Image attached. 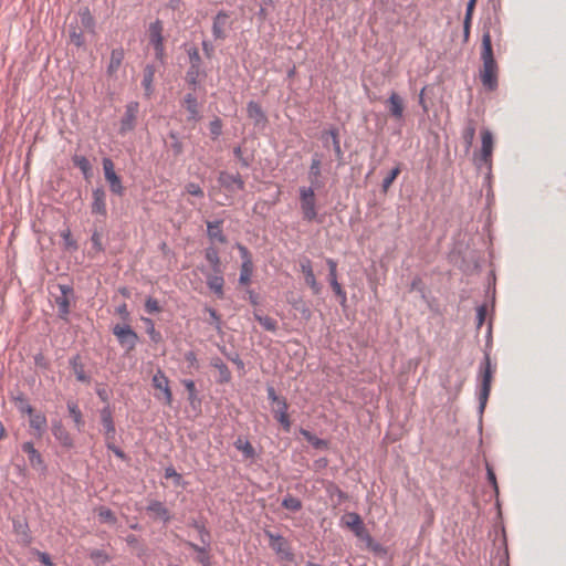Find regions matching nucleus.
I'll use <instances>...</instances> for the list:
<instances>
[{
	"instance_id": "5fc2aeb1",
	"label": "nucleus",
	"mask_w": 566,
	"mask_h": 566,
	"mask_svg": "<svg viewBox=\"0 0 566 566\" xmlns=\"http://www.w3.org/2000/svg\"><path fill=\"white\" fill-rule=\"evenodd\" d=\"M210 134L216 139L222 134V122L220 118H214L209 124Z\"/></svg>"
},
{
	"instance_id": "1a4fd4ad",
	"label": "nucleus",
	"mask_w": 566,
	"mask_h": 566,
	"mask_svg": "<svg viewBox=\"0 0 566 566\" xmlns=\"http://www.w3.org/2000/svg\"><path fill=\"white\" fill-rule=\"evenodd\" d=\"M57 287L61 292V295L55 298L59 316L62 319H66L70 314L71 301L74 298V290L69 284H59Z\"/></svg>"
},
{
	"instance_id": "dca6fc26",
	"label": "nucleus",
	"mask_w": 566,
	"mask_h": 566,
	"mask_svg": "<svg viewBox=\"0 0 566 566\" xmlns=\"http://www.w3.org/2000/svg\"><path fill=\"white\" fill-rule=\"evenodd\" d=\"M92 213L106 217V191L103 187H96L92 190Z\"/></svg>"
},
{
	"instance_id": "9b49d317",
	"label": "nucleus",
	"mask_w": 566,
	"mask_h": 566,
	"mask_svg": "<svg viewBox=\"0 0 566 566\" xmlns=\"http://www.w3.org/2000/svg\"><path fill=\"white\" fill-rule=\"evenodd\" d=\"M138 111L139 105L137 102H130L126 105L124 116L120 119V134H125L135 128Z\"/></svg>"
},
{
	"instance_id": "a211bd4d",
	"label": "nucleus",
	"mask_w": 566,
	"mask_h": 566,
	"mask_svg": "<svg viewBox=\"0 0 566 566\" xmlns=\"http://www.w3.org/2000/svg\"><path fill=\"white\" fill-rule=\"evenodd\" d=\"M151 384L156 389L163 391L165 402L167 405H171L172 394L169 387V379L161 369H158L157 373L153 376Z\"/></svg>"
},
{
	"instance_id": "69168bd1",
	"label": "nucleus",
	"mask_w": 566,
	"mask_h": 566,
	"mask_svg": "<svg viewBox=\"0 0 566 566\" xmlns=\"http://www.w3.org/2000/svg\"><path fill=\"white\" fill-rule=\"evenodd\" d=\"M106 448L108 450H111L117 458H119L122 460H126L127 459L125 452L122 449H119L118 447H116L114 444V441H106Z\"/></svg>"
},
{
	"instance_id": "864d4df0",
	"label": "nucleus",
	"mask_w": 566,
	"mask_h": 566,
	"mask_svg": "<svg viewBox=\"0 0 566 566\" xmlns=\"http://www.w3.org/2000/svg\"><path fill=\"white\" fill-rule=\"evenodd\" d=\"M185 190L187 193H189L193 197L203 198V196H205L202 188L198 184H195V182L187 184L185 187Z\"/></svg>"
},
{
	"instance_id": "9d476101",
	"label": "nucleus",
	"mask_w": 566,
	"mask_h": 566,
	"mask_svg": "<svg viewBox=\"0 0 566 566\" xmlns=\"http://www.w3.org/2000/svg\"><path fill=\"white\" fill-rule=\"evenodd\" d=\"M265 536L270 539V547L282 558L285 560H293V553L286 542V539L280 535L274 534L270 531H265Z\"/></svg>"
},
{
	"instance_id": "20e7f679",
	"label": "nucleus",
	"mask_w": 566,
	"mask_h": 566,
	"mask_svg": "<svg viewBox=\"0 0 566 566\" xmlns=\"http://www.w3.org/2000/svg\"><path fill=\"white\" fill-rule=\"evenodd\" d=\"M314 188L302 186L298 189L300 207L303 219L312 222L317 218L316 197Z\"/></svg>"
},
{
	"instance_id": "7ed1b4c3",
	"label": "nucleus",
	"mask_w": 566,
	"mask_h": 566,
	"mask_svg": "<svg viewBox=\"0 0 566 566\" xmlns=\"http://www.w3.org/2000/svg\"><path fill=\"white\" fill-rule=\"evenodd\" d=\"M481 149L474 157V164L479 169L485 168L488 172L492 169V155L494 147V138L492 132L488 127H483L480 132Z\"/></svg>"
},
{
	"instance_id": "a18cd8bd",
	"label": "nucleus",
	"mask_w": 566,
	"mask_h": 566,
	"mask_svg": "<svg viewBox=\"0 0 566 566\" xmlns=\"http://www.w3.org/2000/svg\"><path fill=\"white\" fill-rule=\"evenodd\" d=\"M400 174V167L396 166L390 170V172L384 178L381 188L384 192H387L389 187L392 185L394 180L397 178V176Z\"/></svg>"
},
{
	"instance_id": "72a5a7b5",
	"label": "nucleus",
	"mask_w": 566,
	"mask_h": 566,
	"mask_svg": "<svg viewBox=\"0 0 566 566\" xmlns=\"http://www.w3.org/2000/svg\"><path fill=\"white\" fill-rule=\"evenodd\" d=\"M155 73H156V69L154 65L148 64L145 66L142 85H143L147 96H150L153 93V82H154Z\"/></svg>"
},
{
	"instance_id": "aec40b11",
	"label": "nucleus",
	"mask_w": 566,
	"mask_h": 566,
	"mask_svg": "<svg viewBox=\"0 0 566 566\" xmlns=\"http://www.w3.org/2000/svg\"><path fill=\"white\" fill-rule=\"evenodd\" d=\"M386 104H387V108H388V112L391 117H394L396 120L403 119V109H405L403 99L398 93L392 92L389 95Z\"/></svg>"
},
{
	"instance_id": "ea45409f",
	"label": "nucleus",
	"mask_w": 566,
	"mask_h": 566,
	"mask_svg": "<svg viewBox=\"0 0 566 566\" xmlns=\"http://www.w3.org/2000/svg\"><path fill=\"white\" fill-rule=\"evenodd\" d=\"M253 273V263L252 261H244L241 264L239 283L242 285H248L251 282V276Z\"/></svg>"
},
{
	"instance_id": "f704fd0d",
	"label": "nucleus",
	"mask_w": 566,
	"mask_h": 566,
	"mask_svg": "<svg viewBox=\"0 0 566 566\" xmlns=\"http://www.w3.org/2000/svg\"><path fill=\"white\" fill-rule=\"evenodd\" d=\"M211 366H213L218 373L219 378L218 381L221 384L228 382L231 379V371L229 367L222 361L221 358L216 357L211 360Z\"/></svg>"
},
{
	"instance_id": "393cba45",
	"label": "nucleus",
	"mask_w": 566,
	"mask_h": 566,
	"mask_svg": "<svg viewBox=\"0 0 566 566\" xmlns=\"http://www.w3.org/2000/svg\"><path fill=\"white\" fill-rule=\"evenodd\" d=\"M287 409L289 405L286 400H280V405H277V408L274 409V418L286 432H289L291 429V421L287 415Z\"/></svg>"
},
{
	"instance_id": "f03ea898",
	"label": "nucleus",
	"mask_w": 566,
	"mask_h": 566,
	"mask_svg": "<svg viewBox=\"0 0 566 566\" xmlns=\"http://www.w3.org/2000/svg\"><path fill=\"white\" fill-rule=\"evenodd\" d=\"M495 371V367L491 364L490 354L488 352L484 353V357L479 366V379H480V391H479V410L482 413L486 406L490 392H491V384L493 374Z\"/></svg>"
},
{
	"instance_id": "58836bf2",
	"label": "nucleus",
	"mask_w": 566,
	"mask_h": 566,
	"mask_svg": "<svg viewBox=\"0 0 566 566\" xmlns=\"http://www.w3.org/2000/svg\"><path fill=\"white\" fill-rule=\"evenodd\" d=\"M72 161L74 166H76L82 171L85 178L91 176L92 166L90 160L85 156L74 155L72 157Z\"/></svg>"
},
{
	"instance_id": "49530a36",
	"label": "nucleus",
	"mask_w": 566,
	"mask_h": 566,
	"mask_svg": "<svg viewBox=\"0 0 566 566\" xmlns=\"http://www.w3.org/2000/svg\"><path fill=\"white\" fill-rule=\"evenodd\" d=\"M291 304H292V306L296 311H298L302 314V316L305 319H310L311 318L312 312H311L310 307L305 304V302L302 298L295 300Z\"/></svg>"
},
{
	"instance_id": "412c9836",
	"label": "nucleus",
	"mask_w": 566,
	"mask_h": 566,
	"mask_svg": "<svg viewBox=\"0 0 566 566\" xmlns=\"http://www.w3.org/2000/svg\"><path fill=\"white\" fill-rule=\"evenodd\" d=\"M327 135H331L332 146H333L335 156H336V158L338 160V166H340V165H343L344 153H343L342 147H340L338 129L333 127V128H331L328 130L322 132L321 139L325 140V136H327Z\"/></svg>"
},
{
	"instance_id": "13d9d810",
	"label": "nucleus",
	"mask_w": 566,
	"mask_h": 566,
	"mask_svg": "<svg viewBox=\"0 0 566 566\" xmlns=\"http://www.w3.org/2000/svg\"><path fill=\"white\" fill-rule=\"evenodd\" d=\"M188 56L190 61V66H201V57L196 48H191L188 50Z\"/></svg>"
},
{
	"instance_id": "4468645a",
	"label": "nucleus",
	"mask_w": 566,
	"mask_h": 566,
	"mask_svg": "<svg viewBox=\"0 0 566 566\" xmlns=\"http://www.w3.org/2000/svg\"><path fill=\"white\" fill-rule=\"evenodd\" d=\"M218 182L228 191L243 190L245 185L240 174L232 175L227 171L219 174Z\"/></svg>"
},
{
	"instance_id": "c03bdc74",
	"label": "nucleus",
	"mask_w": 566,
	"mask_h": 566,
	"mask_svg": "<svg viewBox=\"0 0 566 566\" xmlns=\"http://www.w3.org/2000/svg\"><path fill=\"white\" fill-rule=\"evenodd\" d=\"M282 506L286 510L297 512L302 509V502L295 496L287 495L282 500Z\"/></svg>"
},
{
	"instance_id": "e433bc0d",
	"label": "nucleus",
	"mask_w": 566,
	"mask_h": 566,
	"mask_svg": "<svg viewBox=\"0 0 566 566\" xmlns=\"http://www.w3.org/2000/svg\"><path fill=\"white\" fill-rule=\"evenodd\" d=\"M184 104L189 113L188 119L197 120L199 118L197 97L188 93L184 97Z\"/></svg>"
},
{
	"instance_id": "3c124183",
	"label": "nucleus",
	"mask_w": 566,
	"mask_h": 566,
	"mask_svg": "<svg viewBox=\"0 0 566 566\" xmlns=\"http://www.w3.org/2000/svg\"><path fill=\"white\" fill-rule=\"evenodd\" d=\"M81 22H82V25L86 29H90L93 31L94 29V25H95V21H94V18L92 17L91 12L88 9H85L83 10L81 13Z\"/></svg>"
},
{
	"instance_id": "680f3d73",
	"label": "nucleus",
	"mask_w": 566,
	"mask_h": 566,
	"mask_svg": "<svg viewBox=\"0 0 566 566\" xmlns=\"http://www.w3.org/2000/svg\"><path fill=\"white\" fill-rule=\"evenodd\" d=\"M70 39H71V42L76 45V46H82L84 44V36H83V33L81 31H77L76 29H74L73 31H71L70 33Z\"/></svg>"
},
{
	"instance_id": "c85d7f7f",
	"label": "nucleus",
	"mask_w": 566,
	"mask_h": 566,
	"mask_svg": "<svg viewBox=\"0 0 566 566\" xmlns=\"http://www.w3.org/2000/svg\"><path fill=\"white\" fill-rule=\"evenodd\" d=\"M247 112L248 116L252 118L255 124H264L266 122V116L256 102L250 101L247 105Z\"/></svg>"
},
{
	"instance_id": "6e6d98bb",
	"label": "nucleus",
	"mask_w": 566,
	"mask_h": 566,
	"mask_svg": "<svg viewBox=\"0 0 566 566\" xmlns=\"http://www.w3.org/2000/svg\"><path fill=\"white\" fill-rule=\"evenodd\" d=\"M332 290L334 293L339 297L340 305H345L347 301L346 292L343 290L342 285L338 282L331 284Z\"/></svg>"
},
{
	"instance_id": "f8f14e48",
	"label": "nucleus",
	"mask_w": 566,
	"mask_h": 566,
	"mask_svg": "<svg viewBox=\"0 0 566 566\" xmlns=\"http://www.w3.org/2000/svg\"><path fill=\"white\" fill-rule=\"evenodd\" d=\"M230 15L224 11H219L213 18L212 35L214 40H224L227 32L231 28L229 23Z\"/></svg>"
},
{
	"instance_id": "338daca9",
	"label": "nucleus",
	"mask_w": 566,
	"mask_h": 566,
	"mask_svg": "<svg viewBox=\"0 0 566 566\" xmlns=\"http://www.w3.org/2000/svg\"><path fill=\"white\" fill-rule=\"evenodd\" d=\"M170 137L174 139V142L171 143V149H172L174 154L176 156H178V155H180L182 153V144L178 139L177 134L170 133Z\"/></svg>"
},
{
	"instance_id": "7c9ffc66",
	"label": "nucleus",
	"mask_w": 566,
	"mask_h": 566,
	"mask_svg": "<svg viewBox=\"0 0 566 566\" xmlns=\"http://www.w3.org/2000/svg\"><path fill=\"white\" fill-rule=\"evenodd\" d=\"M348 518L349 520L346 522V525L354 532L357 537H363L366 528L360 516L357 513H349Z\"/></svg>"
},
{
	"instance_id": "6ab92c4d",
	"label": "nucleus",
	"mask_w": 566,
	"mask_h": 566,
	"mask_svg": "<svg viewBox=\"0 0 566 566\" xmlns=\"http://www.w3.org/2000/svg\"><path fill=\"white\" fill-rule=\"evenodd\" d=\"M300 266L302 273L304 274L306 284L311 287L314 294H318L322 290V286L315 277L311 260L307 258L303 259L300 263Z\"/></svg>"
},
{
	"instance_id": "603ef678",
	"label": "nucleus",
	"mask_w": 566,
	"mask_h": 566,
	"mask_svg": "<svg viewBox=\"0 0 566 566\" xmlns=\"http://www.w3.org/2000/svg\"><path fill=\"white\" fill-rule=\"evenodd\" d=\"M326 264L328 266L329 284L338 282V280H337V262L333 259H326Z\"/></svg>"
},
{
	"instance_id": "2f4dec72",
	"label": "nucleus",
	"mask_w": 566,
	"mask_h": 566,
	"mask_svg": "<svg viewBox=\"0 0 566 566\" xmlns=\"http://www.w3.org/2000/svg\"><path fill=\"white\" fill-rule=\"evenodd\" d=\"M190 548H192L195 552L198 553V562L202 565V566H211L210 564V557H209V548H210V545H205L202 544L201 546L200 545H197L192 542H187L186 543Z\"/></svg>"
},
{
	"instance_id": "ddd939ff",
	"label": "nucleus",
	"mask_w": 566,
	"mask_h": 566,
	"mask_svg": "<svg viewBox=\"0 0 566 566\" xmlns=\"http://www.w3.org/2000/svg\"><path fill=\"white\" fill-rule=\"evenodd\" d=\"M101 422L104 429L105 441H114L116 436V428L113 420V411L107 405L99 411Z\"/></svg>"
},
{
	"instance_id": "6e6552de",
	"label": "nucleus",
	"mask_w": 566,
	"mask_h": 566,
	"mask_svg": "<svg viewBox=\"0 0 566 566\" xmlns=\"http://www.w3.org/2000/svg\"><path fill=\"white\" fill-rule=\"evenodd\" d=\"M113 334L116 336L119 345L128 352L136 347L138 335L128 324L115 325L113 327Z\"/></svg>"
},
{
	"instance_id": "bb28decb",
	"label": "nucleus",
	"mask_w": 566,
	"mask_h": 566,
	"mask_svg": "<svg viewBox=\"0 0 566 566\" xmlns=\"http://www.w3.org/2000/svg\"><path fill=\"white\" fill-rule=\"evenodd\" d=\"M66 406H67L70 417L73 419L77 431L82 432L85 427V421H84L82 411H81L77 402L74 400H69Z\"/></svg>"
},
{
	"instance_id": "a878e982",
	"label": "nucleus",
	"mask_w": 566,
	"mask_h": 566,
	"mask_svg": "<svg viewBox=\"0 0 566 566\" xmlns=\"http://www.w3.org/2000/svg\"><path fill=\"white\" fill-rule=\"evenodd\" d=\"M207 285L208 287L216 294L218 298H223V285L224 279L221 273H214L207 276Z\"/></svg>"
},
{
	"instance_id": "b1692460",
	"label": "nucleus",
	"mask_w": 566,
	"mask_h": 566,
	"mask_svg": "<svg viewBox=\"0 0 566 566\" xmlns=\"http://www.w3.org/2000/svg\"><path fill=\"white\" fill-rule=\"evenodd\" d=\"M124 56H125V53H124L123 48H115L112 50L111 56H109V63L107 65V74L109 76H114L117 73V71L119 70V67L124 61Z\"/></svg>"
},
{
	"instance_id": "4be33fe9",
	"label": "nucleus",
	"mask_w": 566,
	"mask_h": 566,
	"mask_svg": "<svg viewBox=\"0 0 566 566\" xmlns=\"http://www.w3.org/2000/svg\"><path fill=\"white\" fill-rule=\"evenodd\" d=\"M222 220L216 221H207V235L212 241H218L219 243H226L227 237L222 231Z\"/></svg>"
},
{
	"instance_id": "8fccbe9b",
	"label": "nucleus",
	"mask_w": 566,
	"mask_h": 566,
	"mask_svg": "<svg viewBox=\"0 0 566 566\" xmlns=\"http://www.w3.org/2000/svg\"><path fill=\"white\" fill-rule=\"evenodd\" d=\"M200 74H201V66H189L187 74H186L187 82L189 84L196 86Z\"/></svg>"
},
{
	"instance_id": "473e14b6",
	"label": "nucleus",
	"mask_w": 566,
	"mask_h": 566,
	"mask_svg": "<svg viewBox=\"0 0 566 566\" xmlns=\"http://www.w3.org/2000/svg\"><path fill=\"white\" fill-rule=\"evenodd\" d=\"M205 258L211 265L213 273H221V261L219 252L214 247H208L205 250Z\"/></svg>"
},
{
	"instance_id": "4d7b16f0",
	"label": "nucleus",
	"mask_w": 566,
	"mask_h": 566,
	"mask_svg": "<svg viewBox=\"0 0 566 566\" xmlns=\"http://www.w3.org/2000/svg\"><path fill=\"white\" fill-rule=\"evenodd\" d=\"M145 310L147 313L149 314H153V313H158L160 312V306H159V303L156 298L154 297H148L145 302Z\"/></svg>"
},
{
	"instance_id": "09e8293b",
	"label": "nucleus",
	"mask_w": 566,
	"mask_h": 566,
	"mask_svg": "<svg viewBox=\"0 0 566 566\" xmlns=\"http://www.w3.org/2000/svg\"><path fill=\"white\" fill-rule=\"evenodd\" d=\"M143 321L147 326V333H148L150 339L155 343H158L161 339V335L159 332L156 331L153 319L151 318H143Z\"/></svg>"
},
{
	"instance_id": "a19ab883",
	"label": "nucleus",
	"mask_w": 566,
	"mask_h": 566,
	"mask_svg": "<svg viewBox=\"0 0 566 566\" xmlns=\"http://www.w3.org/2000/svg\"><path fill=\"white\" fill-rule=\"evenodd\" d=\"M234 447L238 450L242 451L243 455L247 459H252L255 455L254 448H253V446L248 440H243L241 438H238L237 441H234Z\"/></svg>"
},
{
	"instance_id": "c756f323",
	"label": "nucleus",
	"mask_w": 566,
	"mask_h": 566,
	"mask_svg": "<svg viewBox=\"0 0 566 566\" xmlns=\"http://www.w3.org/2000/svg\"><path fill=\"white\" fill-rule=\"evenodd\" d=\"M46 423V417L43 413H35L30 418V428L34 430V436L38 438L44 433Z\"/></svg>"
},
{
	"instance_id": "f3484780",
	"label": "nucleus",
	"mask_w": 566,
	"mask_h": 566,
	"mask_svg": "<svg viewBox=\"0 0 566 566\" xmlns=\"http://www.w3.org/2000/svg\"><path fill=\"white\" fill-rule=\"evenodd\" d=\"M21 449L24 453H27L30 465L40 471H45L46 465L44 463V460L40 452L34 448L33 443L30 441H27L22 443Z\"/></svg>"
},
{
	"instance_id": "5701e85b",
	"label": "nucleus",
	"mask_w": 566,
	"mask_h": 566,
	"mask_svg": "<svg viewBox=\"0 0 566 566\" xmlns=\"http://www.w3.org/2000/svg\"><path fill=\"white\" fill-rule=\"evenodd\" d=\"M146 510L148 513L153 514L154 517L161 520L164 523H168L171 518L167 507L159 501H150Z\"/></svg>"
},
{
	"instance_id": "39448f33",
	"label": "nucleus",
	"mask_w": 566,
	"mask_h": 566,
	"mask_svg": "<svg viewBox=\"0 0 566 566\" xmlns=\"http://www.w3.org/2000/svg\"><path fill=\"white\" fill-rule=\"evenodd\" d=\"M164 24L157 19L148 25L147 36L149 45L154 48L155 57L160 63L165 62V45H164Z\"/></svg>"
},
{
	"instance_id": "0e129e2a",
	"label": "nucleus",
	"mask_w": 566,
	"mask_h": 566,
	"mask_svg": "<svg viewBox=\"0 0 566 566\" xmlns=\"http://www.w3.org/2000/svg\"><path fill=\"white\" fill-rule=\"evenodd\" d=\"M182 384L189 394V400H193L197 395L195 381L191 379H185L182 380Z\"/></svg>"
},
{
	"instance_id": "cd10ccee",
	"label": "nucleus",
	"mask_w": 566,
	"mask_h": 566,
	"mask_svg": "<svg viewBox=\"0 0 566 566\" xmlns=\"http://www.w3.org/2000/svg\"><path fill=\"white\" fill-rule=\"evenodd\" d=\"M475 122L474 119H468L465 123V127L462 130V140L465 147V151H469L473 145L474 138H475Z\"/></svg>"
},
{
	"instance_id": "4c0bfd02",
	"label": "nucleus",
	"mask_w": 566,
	"mask_h": 566,
	"mask_svg": "<svg viewBox=\"0 0 566 566\" xmlns=\"http://www.w3.org/2000/svg\"><path fill=\"white\" fill-rule=\"evenodd\" d=\"M253 316L265 331H269V332L276 331L277 322L274 318H272L268 315H263L259 311H254Z\"/></svg>"
},
{
	"instance_id": "37998d69",
	"label": "nucleus",
	"mask_w": 566,
	"mask_h": 566,
	"mask_svg": "<svg viewBox=\"0 0 566 566\" xmlns=\"http://www.w3.org/2000/svg\"><path fill=\"white\" fill-rule=\"evenodd\" d=\"M90 558L96 565H104L111 560V556L103 549H93L90 553Z\"/></svg>"
},
{
	"instance_id": "bf43d9fd",
	"label": "nucleus",
	"mask_w": 566,
	"mask_h": 566,
	"mask_svg": "<svg viewBox=\"0 0 566 566\" xmlns=\"http://www.w3.org/2000/svg\"><path fill=\"white\" fill-rule=\"evenodd\" d=\"M165 478L166 479H174V482L176 485H179L180 482H181V475L179 473H177V471L175 470L174 467H167L165 469Z\"/></svg>"
},
{
	"instance_id": "de8ad7c7",
	"label": "nucleus",
	"mask_w": 566,
	"mask_h": 566,
	"mask_svg": "<svg viewBox=\"0 0 566 566\" xmlns=\"http://www.w3.org/2000/svg\"><path fill=\"white\" fill-rule=\"evenodd\" d=\"M98 517L102 522L108 523V524H115L117 521L115 514L108 507H101L98 511Z\"/></svg>"
},
{
	"instance_id": "0eeeda50",
	"label": "nucleus",
	"mask_w": 566,
	"mask_h": 566,
	"mask_svg": "<svg viewBox=\"0 0 566 566\" xmlns=\"http://www.w3.org/2000/svg\"><path fill=\"white\" fill-rule=\"evenodd\" d=\"M322 161L323 154L314 153L307 172V179L310 181V186H306L307 188L319 190L325 186V180L322 174Z\"/></svg>"
},
{
	"instance_id": "2eb2a0df",
	"label": "nucleus",
	"mask_w": 566,
	"mask_h": 566,
	"mask_svg": "<svg viewBox=\"0 0 566 566\" xmlns=\"http://www.w3.org/2000/svg\"><path fill=\"white\" fill-rule=\"evenodd\" d=\"M52 434L62 447L66 449L74 447V440L61 420L52 421Z\"/></svg>"
},
{
	"instance_id": "423d86ee",
	"label": "nucleus",
	"mask_w": 566,
	"mask_h": 566,
	"mask_svg": "<svg viewBox=\"0 0 566 566\" xmlns=\"http://www.w3.org/2000/svg\"><path fill=\"white\" fill-rule=\"evenodd\" d=\"M105 180L109 186L112 193L122 197L125 193L120 177L115 172L114 163L111 158L105 157L102 161Z\"/></svg>"
},
{
	"instance_id": "c9c22d12",
	"label": "nucleus",
	"mask_w": 566,
	"mask_h": 566,
	"mask_svg": "<svg viewBox=\"0 0 566 566\" xmlns=\"http://www.w3.org/2000/svg\"><path fill=\"white\" fill-rule=\"evenodd\" d=\"M70 366L72 367L75 377L81 382H88L90 378L86 376L84 371V366L81 361L80 355H75L72 358H70Z\"/></svg>"
},
{
	"instance_id": "e2e57ef3",
	"label": "nucleus",
	"mask_w": 566,
	"mask_h": 566,
	"mask_svg": "<svg viewBox=\"0 0 566 566\" xmlns=\"http://www.w3.org/2000/svg\"><path fill=\"white\" fill-rule=\"evenodd\" d=\"M486 478H488L489 483L493 486L495 493H497L499 486H497V482H496V476H495V473H494L492 467L489 463H486Z\"/></svg>"
},
{
	"instance_id": "f257e3e1",
	"label": "nucleus",
	"mask_w": 566,
	"mask_h": 566,
	"mask_svg": "<svg viewBox=\"0 0 566 566\" xmlns=\"http://www.w3.org/2000/svg\"><path fill=\"white\" fill-rule=\"evenodd\" d=\"M481 60V83L485 90L491 92L495 91L497 88L499 67L493 54L492 38L490 34V30H485L482 35Z\"/></svg>"
},
{
	"instance_id": "774afa93",
	"label": "nucleus",
	"mask_w": 566,
	"mask_h": 566,
	"mask_svg": "<svg viewBox=\"0 0 566 566\" xmlns=\"http://www.w3.org/2000/svg\"><path fill=\"white\" fill-rule=\"evenodd\" d=\"M485 316H486V306L485 305H480L478 306L476 308V326L478 328H480L484 321H485Z\"/></svg>"
},
{
	"instance_id": "79ce46f5",
	"label": "nucleus",
	"mask_w": 566,
	"mask_h": 566,
	"mask_svg": "<svg viewBox=\"0 0 566 566\" xmlns=\"http://www.w3.org/2000/svg\"><path fill=\"white\" fill-rule=\"evenodd\" d=\"M191 526L198 532L199 537H200V542L202 544H205V545H210L211 544L210 532L207 530L205 524H202L201 522L195 520V521L191 522Z\"/></svg>"
},
{
	"instance_id": "052dcab7",
	"label": "nucleus",
	"mask_w": 566,
	"mask_h": 566,
	"mask_svg": "<svg viewBox=\"0 0 566 566\" xmlns=\"http://www.w3.org/2000/svg\"><path fill=\"white\" fill-rule=\"evenodd\" d=\"M233 155L235 156V158H238L242 167L248 168L251 165V160L248 157L243 156L240 146L233 149Z\"/></svg>"
}]
</instances>
